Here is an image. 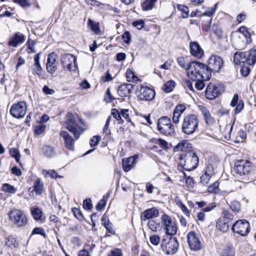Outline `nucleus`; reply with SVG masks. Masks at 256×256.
I'll return each mask as SVG.
<instances>
[{
    "mask_svg": "<svg viewBox=\"0 0 256 256\" xmlns=\"http://www.w3.org/2000/svg\"><path fill=\"white\" fill-rule=\"evenodd\" d=\"M136 94L139 99L142 100H151L155 96L154 90L148 86L138 87Z\"/></svg>",
    "mask_w": 256,
    "mask_h": 256,
    "instance_id": "nucleus-16",
    "label": "nucleus"
},
{
    "mask_svg": "<svg viewBox=\"0 0 256 256\" xmlns=\"http://www.w3.org/2000/svg\"><path fill=\"white\" fill-rule=\"evenodd\" d=\"M219 184L218 182H214L208 188V191L210 193H216L218 189Z\"/></svg>",
    "mask_w": 256,
    "mask_h": 256,
    "instance_id": "nucleus-56",
    "label": "nucleus"
},
{
    "mask_svg": "<svg viewBox=\"0 0 256 256\" xmlns=\"http://www.w3.org/2000/svg\"><path fill=\"white\" fill-rule=\"evenodd\" d=\"M230 105L232 107H235L234 110V114H238L244 109V104L243 100H239L238 94H235L231 100Z\"/></svg>",
    "mask_w": 256,
    "mask_h": 256,
    "instance_id": "nucleus-17",
    "label": "nucleus"
},
{
    "mask_svg": "<svg viewBox=\"0 0 256 256\" xmlns=\"http://www.w3.org/2000/svg\"><path fill=\"white\" fill-rule=\"evenodd\" d=\"M42 174L45 177H46L48 176L53 178H57L59 177L57 173L54 170H42Z\"/></svg>",
    "mask_w": 256,
    "mask_h": 256,
    "instance_id": "nucleus-46",
    "label": "nucleus"
},
{
    "mask_svg": "<svg viewBox=\"0 0 256 256\" xmlns=\"http://www.w3.org/2000/svg\"><path fill=\"white\" fill-rule=\"evenodd\" d=\"M250 64L246 63V64H242V65L239 66L240 68V71L241 74L243 76L246 77L249 74L250 72Z\"/></svg>",
    "mask_w": 256,
    "mask_h": 256,
    "instance_id": "nucleus-38",
    "label": "nucleus"
},
{
    "mask_svg": "<svg viewBox=\"0 0 256 256\" xmlns=\"http://www.w3.org/2000/svg\"><path fill=\"white\" fill-rule=\"evenodd\" d=\"M30 211L34 220H38L41 218L42 212L40 208H32Z\"/></svg>",
    "mask_w": 256,
    "mask_h": 256,
    "instance_id": "nucleus-34",
    "label": "nucleus"
},
{
    "mask_svg": "<svg viewBox=\"0 0 256 256\" xmlns=\"http://www.w3.org/2000/svg\"><path fill=\"white\" fill-rule=\"evenodd\" d=\"M182 114H180L179 112H176V110H174L172 116V122L174 124H178L179 122L180 118Z\"/></svg>",
    "mask_w": 256,
    "mask_h": 256,
    "instance_id": "nucleus-63",
    "label": "nucleus"
},
{
    "mask_svg": "<svg viewBox=\"0 0 256 256\" xmlns=\"http://www.w3.org/2000/svg\"><path fill=\"white\" fill-rule=\"evenodd\" d=\"M229 222H226L225 220L220 218L216 223V228L217 229L223 232H226L229 229Z\"/></svg>",
    "mask_w": 256,
    "mask_h": 256,
    "instance_id": "nucleus-28",
    "label": "nucleus"
},
{
    "mask_svg": "<svg viewBox=\"0 0 256 256\" xmlns=\"http://www.w3.org/2000/svg\"><path fill=\"white\" fill-rule=\"evenodd\" d=\"M212 31L218 38H220L222 37V31L216 24L213 25Z\"/></svg>",
    "mask_w": 256,
    "mask_h": 256,
    "instance_id": "nucleus-61",
    "label": "nucleus"
},
{
    "mask_svg": "<svg viewBox=\"0 0 256 256\" xmlns=\"http://www.w3.org/2000/svg\"><path fill=\"white\" fill-rule=\"evenodd\" d=\"M190 54L194 56L200 58L204 54V52L198 42H192L190 44Z\"/></svg>",
    "mask_w": 256,
    "mask_h": 256,
    "instance_id": "nucleus-20",
    "label": "nucleus"
},
{
    "mask_svg": "<svg viewBox=\"0 0 256 256\" xmlns=\"http://www.w3.org/2000/svg\"><path fill=\"white\" fill-rule=\"evenodd\" d=\"M222 217L220 218L222 219L225 220L226 222H230L234 218V216L228 210H222Z\"/></svg>",
    "mask_w": 256,
    "mask_h": 256,
    "instance_id": "nucleus-44",
    "label": "nucleus"
},
{
    "mask_svg": "<svg viewBox=\"0 0 256 256\" xmlns=\"http://www.w3.org/2000/svg\"><path fill=\"white\" fill-rule=\"evenodd\" d=\"M130 111L128 109H122L120 110L121 116L124 118L128 122H131V119L130 116Z\"/></svg>",
    "mask_w": 256,
    "mask_h": 256,
    "instance_id": "nucleus-50",
    "label": "nucleus"
},
{
    "mask_svg": "<svg viewBox=\"0 0 256 256\" xmlns=\"http://www.w3.org/2000/svg\"><path fill=\"white\" fill-rule=\"evenodd\" d=\"M6 244L11 248H16L18 246V242L12 236H8L6 238Z\"/></svg>",
    "mask_w": 256,
    "mask_h": 256,
    "instance_id": "nucleus-32",
    "label": "nucleus"
},
{
    "mask_svg": "<svg viewBox=\"0 0 256 256\" xmlns=\"http://www.w3.org/2000/svg\"><path fill=\"white\" fill-rule=\"evenodd\" d=\"M157 0H146L142 4V8L144 10H152L154 3Z\"/></svg>",
    "mask_w": 256,
    "mask_h": 256,
    "instance_id": "nucleus-35",
    "label": "nucleus"
},
{
    "mask_svg": "<svg viewBox=\"0 0 256 256\" xmlns=\"http://www.w3.org/2000/svg\"><path fill=\"white\" fill-rule=\"evenodd\" d=\"M180 164L183 168L187 171H192L197 168L199 160L196 154L192 150L186 154H182L179 158Z\"/></svg>",
    "mask_w": 256,
    "mask_h": 256,
    "instance_id": "nucleus-3",
    "label": "nucleus"
},
{
    "mask_svg": "<svg viewBox=\"0 0 256 256\" xmlns=\"http://www.w3.org/2000/svg\"><path fill=\"white\" fill-rule=\"evenodd\" d=\"M232 230L234 234L242 236H245L250 232V223L246 220H238L232 224Z\"/></svg>",
    "mask_w": 256,
    "mask_h": 256,
    "instance_id": "nucleus-9",
    "label": "nucleus"
},
{
    "mask_svg": "<svg viewBox=\"0 0 256 256\" xmlns=\"http://www.w3.org/2000/svg\"><path fill=\"white\" fill-rule=\"evenodd\" d=\"M102 222L104 226L106 228L108 232L111 234H114V232L112 228L110 225L109 220H106L104 217L102 218Z\"/></svg>",
    "mask_w": 256,
    "mask_h": 256,
    "instance_id": "nucleus-52",
    "label": "nucleus"
},
{
    "mask_svg": "<svg viewBox=\"0 0 256 256\" xmlns=\"http://www.w3.org/2000/svg\"><path fill=\"white\" fill-rule=\"evenodd\" d=\"M221 256H234V250L232 246L224 248L222 252Z\"/></svg>",
    "mask_w": 256,
    "mask_h": 256,
    "instance_id": "nucleus-45",
    "label": "nucleus"
},
{
    "mask_svg": "<svg viewBox=\"0 0 256 256\" xmlns=\"http://www.w3.org/2000/svg\"><path fill=\"white\" fill-rule=\"evenodd\" d=\"M162 227L168 235H174L177 232V226L175 222L166 214H162L160 217Z\"/></svg>",
    "mask_w": 256,
    "mask_h": 256,
    "instance_id": "nucleus-8",
    "label": "nucleus"
},
{
    "mask_svg": "<svg viewBox=\"0 0 256 256\" xmlns=\"http://www.w3.org/2000/svg\"><path fill=\"white\" fill-rule=\"evenodd\" d=\"M198 120L194 114H188L184 116L182 123V131L186 134H194L198 128Z\"/></svg>",
    "mask_w": 256,
    "mask_h": 256,
    "instance_id": "nucleus-4",
    "label": "nucleus"
},
{
    "mask_svg": "<svg viewBox=\"0 0 256 256\" xmlns=\"http://www.w3.org/2000/svg\"><path fill=\"white\" fill-rule=\"evenodd\" d=\"M175 86V82L173 80H170L167 82L162 86V89L166 92H172Z\"/></svg>",
    "mask_w": 256,
    "mask_h": 256,
    "instance_id": "nucleus-37",
    "label": "nucleus"
},
{
    "mask_svg": "<svg viewBox=\"0 0 256 256\" xmlns=\"http://www.w3.org/2000/svg\"><path fill=\"white\" fill-rule=\"evenodd\" d=\"M247 54L248 64L251 66L254 65L256 62V50H250Z\"/></svg>",
    "mask_w": 256,
    "mask_h": 256,
    "instance_id": "nucleus-30",
    "label": "nucleus"
},
{
    "mask_svg": "<svg viewBox=\"0 0 256 256\" xmlns=\"http://www.w3.org/2000/svg\"><path fill=\"white\" fill-rule=\"evenodd\" d=\"M34 189L37 194H40L42 193L44 190V185L40 178H38L35 181L34 184Z\"/></svg>",
    "mask_w": 256,
    "mask_h": 256,
    "instance_id": "nucleus-33",
    "label": "nucleus"
},
{
    "mask_svg": "<svg viewBox=\"0 0 256 256\" xmlns=\"http://www.w3.org/2000/svg\"><path fill=\"white\" fill-rule=\"evenodd\" d=\"M64 126L74 134L76 140L84 132L82 127L76 122L74 116L70 112L68 113L66 116Z\"/></svg>",
    "mask_w": 256,
    "mask_h": 256,
    "instance_id": "nucleus-5",
    "label": "nucleus"
},
{
    "mask_svg": "<svg viewBox=\"0 0 256 256\" xmlns=\"http://www.w3.org/2000/svg\"><path fill=\"white\" fill-rule=\"evenodd\" d=\"M238 37L240 38H245L246 42H248V38H250V34L245 26H241L238 28Z\"/></svg>",
    "mask_w": 256,
    "mask_h": 256,
    "instance_id": "nucleus-31",
    "label": "nucleus"
},
{
    "mask_svg": "<svg viewBox=\"0 0 256 256\" xmlns=\"http://www.w3.org/2000/svg\"><path fill=\"white\" fill-rule=\"evenodd\" d=\"M42 154L48 158H52L56 155V151L54 147L46 145L42 148Z\"/></svg>",
    "mask_w": 256,
    "mask_h": 256,
    "instance_id": "nucleus-29",
    "label": "nucleus"
},
{
    "mask_svg": "<svg viewBox=\"0 0 256 256\" xmlns=\"http://www.w3.org/2000/svg\"><path fill=\"white\" fill-rule=\"evenodd\" d=\"M158 130L162 134L172 136L175 134V129L171 122V120L168 116L160 118L157 122Z\"/></svg>",
    "mask_w": 256,
    "mask_h": 256,
    "instance_id": "nucleus-7",
    "label": "nucleus"
},
{
    "mask_svg": "<svg viewBox=\"0 0 256 256\" xmlns=\"http://www.w3.org/2000/svg\"><path fill=\"white\" fill-rule=\"evenodd\" d=\"M178 246L176 238H164L161 243L162 250L168 254H173L176 253L178 250Z\"/></svg>",
    "mask_w": 256,
    "mask_h": 256,
    "instance_id": "nucleus-11",
    "label": "nucleus"
},
{
    "mask_svg": "<svg viewBox=\"0 0 256 256\" xmlns=\"http://www.w3.org/2000/svg\"><path fill=\"white\" fill-rule=\"evenodd\" d=\"M230 208L235 212H238L240 210V204L237 201H233L230 203Z\"/></svg>",
    "mask_w": 256,
    "mask_h": 256,
    "instance_id": "nucleus-48",
    "label": "nucleus"
},
{
    "mask_svg": "<svg viewBox=\"0 0 256 256\" xmlns=\"http://www.w3.org/2000/svg\"><path fill=\"white\" fill-rule=\"evenodd\" d=\"M202 65V68L198 70L199 78L210 80L212 72H219L223 66L222 59L218 56L212 55L208 60V65L200 62Z\"/></svg>",
    "mask_w": 256,
    "mask_h": 256,
    "instance_id": "nucleus-1",
    "label": "nucleus"
},
{
    "mask_svg": "<svg viewBox=\"0 0 256 256\" xmlns=\"http://www.w3.org/2000/svg\"><path fill=\"white\" fill-rule=\"evenodd\" d=\"M177 8L178 10L182 12V16L184 18H186L188 16V8L184 5L182 4H176Z\"/></svg>",
    "mask_w": 256,
    "mask_h": 256,
    "instance_id": "nucleus-36",
    "label": "nucleus"
},
{
    "mask_svg": "<svg viewBox=\"0 0 256 256\" xmlns=\"http://www.w3.org/2000/svg\"><path fill=\"white\" fill-rule=\"evenodd\" d=\"M26 110V103L24 102H20L12 106L10 109V113L13 117L20 118L25 116Z\"/></svg>",
    "mask_w": 256,
    "mask_h": 256,
    "instance_id": "nucleus-15",
    "label": "nucleus"
},
{
    "mask_svg": "<svg viewBox=\"0 0 256 256\" xmlns=\"http://www.w3.org/2000/svg\"><path fill=\"white\" fill-rule=\"evenodd\" d=\"M111 115L113 118L118 121L119 124H122L123 122V120L122 118V116L120 114V111L119 112L116 108H112L111 112Z\"/></svg>",
    "mask_w": 256,
    "mask_h": 256,
    "instance_id": "nucleus-43",
    "label": "nucleus"
},
{
    "mask_svg": "<svg viewBox=\"0 0 256 256\" xmlns=\"http://www.w3.org/2000/svg\"><path fill=\"white\" fill-rule=\"evenodd\" d=\"M24 40V35L20 32H16L10 38L8 42V45L13 47H16L19 44H22Z\"/></svg>",
    "mask_w": 256,
    "mask_h": 256,
    "instance_id": "nucleus-25",
    "label": "nucleus"
},
{
    "mask_svg": "<svg viewBox=\"0 0 256 256\" xmlns=\"http://www.w3.org/2000/svg\"><path fill=\"white\" fill-rule=\"evenodd\" d=\"M45 130L46 126L42 124H40L36 126L34 128V132L37 135L42 134Z\"/></svg>",
    "mask_w": 256,
    "mask_h": 256,
    "instance_id": "nucleus-47",
    "label": "nucleus"
},
{
    "mask_svg": "<svg viewBox=\"0 0 256 256\" xmlns=\"http://www.w3.org/2000/svg\"><path fill=\"white\" fill-rule=\"evenodd\" d=\"M217 4H216L214 5V8H208L206 12H204L202 13V14H201L200 16H208V17H211L214 14V13L216 12V7L217 6Z\"/></svg>",
    "mask_w": 256,
    "mask_h": 256,
    "instance_id": "nucleus-51",
    "label": "nucleus"
},
{
    "mask_svg": "<svg viewBox=\"0 0 256 256\" xmlns=\"http://www.w3.org/2000/svg\"><path fill=\"white\" fill-rule=\"evenodd\" d=\"M159 212L156 208H152L144 210L141 215V220H146L158 216Z\"/></svg>",
    "mask_w": 256,
    "mask_h": 256,
    "instance_id": "nucleus-23",
    "label": "nucleus"
},
{
    "mask_svg": "<svg viewBox=\"0 0 256 256\" xmlns=\"http://www.w3.org/2000/svg\"><path fill=\"white\" fill-rule=\"evenodd\" d=\"M252 169V166L249 161L244 160H238L234 164V170L240 176H246Z\"/></svg>",
    "mask_w": 256,
    "mask_h": 256,
    "instance_id": "nucleus-10",
    "label": "nucleus"
},
{
    "mask_svg": "<svg viewBox=\"0 0 256 256\" xmlns=\"http://www.w3.org/2000/svg\"><path fill=\"white\" fill-rule=\"evenodd\" d=\"M177 62L182 68L186 70L187 76L190 79L198 78L200 76L198 70H200L202 66L200 62L192 61L186 62L182 56L178 58Z\"/></svg>",
    "mask_w": 256,
    "mask_h": 256,
    "instance_id": "nucleus-2",
    "label": "nucleus"
},
{
    "mask_svg": "<svg viewBox=\"0 0 256 256\" xmlns=\"http://www.w3.org/2000/svg\"><path fill=\"white\" fill-rule=\"evenodd\" d=\"M212 177L203 174L200 178V183L203 185H206L208 182Z\"/></svg>",
    "mask_w": 256,
    "mask_h": 256,
    "instance_id": "nucleus-64",
    "label": "nucleus"
},
{
    "mask_svg": "<svg viewBox=\"0 0 256 256\" xmlns=\"http://www.w3.org/2000/svg\"><path fill=\"white\" fill-rule=\"evenodd\" d=\"M56 59V55L54 53H50L48 55L46 68L48 72L50 74L54 73L57 70Z\"/></svg>",
    "mask_w": 256,
    "mask_h": 256,
    "instance_id": "nucleus-18",
    "label": "nucleus"
},
{
    "mask_svg": "<svg viewBox=\"0 0 256 256\" xmlns=\"http://www.w3.org/2000/svg\"><path fill=\"white\" fill-rule=\"evenodd\" d=\"M155 144L164 149L168 148V142L162 138L156 140Z\"/></svg>",
    "mask_w": 256,
    "mask_h": 256,
    "instance_id": "nucleus-54",
    "label": "nucleus"
},
{
    "mask_svg": "<svg viewBox=\"0 0 256 256\" xmlns=\"http://www.w3.org/2000/svg\"><path fill=\"white\" fill-rule=\"evenodd\" d=\"M204 174L212 177L214 174V170L212 166L210 164L206 165L204 170Z\"/></svg>",
    "mask_w": 256,
    "mask_h": 256,
    "instance_id": "nucleus-49",
    "label": "nucleus"
},
{
    "mask_svg": "<svg viewBox=\"0 0 256 256\" xmlns=\"http://www.w3.org/2000/svg\"><path fill=\"white\" fill-rule=\"evenodd\" d=\"M138 158V155H134L126 159H123L122 160V166L124 170L128 172L134 168Z\"/></svg>",
    "mask_w": 256,
    "mask_h": 256,
    "instance_id": "nucleus-19",
    "label": "nucleus"
},
{
    "mask_svg": "<svg viewBox=\"0 0 256 256\" xmlns=\"http://www.w3.org/2000/svg\"><path fill=\"white\" fill-rule=\"evenodd\" d=\"M192 80L195 82V84H194L195 88L198 90H202L204 88V87L205 84H204V81L208 80H203V78H196L192 79Z\"/></svg>",
    "mask_w": 256,
    "mask_h": 256,
    "instance_id": "nucleus-40",
    "label": "nucleus"
},
{
    "mask_svg": "<svg viewBox=\"0 0 256 256\" xmlns=\"http://www.w3.org/2000/svg\"><path fill=\"white\" fill-rule=\"evenodd\" d=\"M60 62L64 69L69 72L76 70L77 64L76 57L70 54H66L62 56Z\"/></svg>",
    "mask_w": 256,
    "mask_h": 256,
    "instance_id": "nucleus-12",
    "label": "nucleus"
},
{
    "mask_svg": "<svg viewBox=\"0 0 256 256\" xmlns=\"http://www.w3.org/2000/svg\"><path fill=\"white\" fill-rule=\"evenodd\" d=\"M191 144L186 140L182 141L178 143L174 148V152L182 151V154H186L189 150H191Z\"/></svg>",
    "mask_w": 256,
    "mask_h": 256,
    "instance_id": "nucleus-27",
    "label": "nucleus"
},
{
    "mask_svg": "<svg viewBox=\"0 0 256 256\" xmlns=\"http://www.w3.org/2000/svg\"><path fill=\"white\" fill-rule=\"evenodd\" d=\"M150 240L153 245L158 246L160 242V238L158 235L154 234L150 236Z\"/></svg>",
    "mask_w": 256,
    "mask_h": 256,
    "instance_id": "nucleus-55",
    "label": "nucleus"
},
{
    "mask_svg": "<svg viewBox=\"0 0 256 256\" xmlns=\"http://www.w3.org/2000/svg\"><path fill=\"white\" fill-rule=\"evenodd\" d=\"M148 226L154 232L158 228V224L154 220H149L148 222Z\"/></svg>",
    "mask_w": 256,
    "mask_h": 256,
    "instance_id": "nucleus-62",
    "label": "nucleus"
},
{
    "mask_svg": "<svg viewBox=\"0 0 256 256\" xmlns=\"http://www.w3.org/2000/svg\"><path fill=\"white\" fill-rule=\"evenodd\" d=\"M2 190L4 192L10 194H14L16 191V189L14 186L8 184H3Z\"/></svg>",
    "mask_w": 256,
    "mask_h": 256,
    "instance_id": "nucleus-42",
    "label": "nucleus"
},
{
    "mask_svg": "<svg viewBox=\"0 0 256 256\" xmlns=\"http://www.w3.org/2000/svg\"><path fill=\"white\" fill-rule=\"evenodd\" d=\"M212 18H210L208 20H206L203 23L202 26V30L204 32H208L210 30L211 22H212Z\"/></svg>",
    "mask_w": 256,
    "mask_h": 256,
    "instance_id": "nucleus-58",
    "label": "nucleus"
},
{
    "mask_svg": "<svg viewBox=\"0 0 256 256\" xmlns=\"http://www.w3.org/2000/svg\"><path fill=\"white\" fill-rule=\"evenodd\" d=\"M187 241L192 250L198 251L202 248V244L199 235L194 231L189 232L187 234Z\"/></svg>",
    "mask_w": 256,
    "mask_h": 256,
    "instance_id": "nucleus-13",
    "label": "nucleus"
},
{
    "mask_svg": "<svg viewBox=\"0 0 256 256\" xmlns=\"http://www.w3.org/2000/svg\"><path fill=\"white\" fill-rule=\"evenodd\" d=\"M108 256H123V254L120 249L114 248L110 252Z\"/></svg>",
    "mask_w": 256,
    "mask_h": 256,
    "instance_id": "nucleus-57",
    "label": "nucleus"
},
{
    "mask_svg": "<svg viewBox=\"0 0 256 256\" xmlns=\"http://www.w3.org/2000/svg\"><path fill=\"white\" fill-rule=\"evenodd\" d=\"M88 24L91 30L95 34H98L100 32L98 24V23L94 22L90 19H88Z\"/></svg>",
    "mask_w": 256,
    "mask_h": 256,
    "instance_id": "nucleus-41",
    "label": "nucleus"
},
{
    "mask_svg": "<svg viewBox=\"0 0 256 256\" xmlns=\"http://www.w3.org/2000/svg\"><path fill=\"white\" fill-rule=\"evenodd\" d=\"M133 85L130 84H121L117 90L118 94L120 97L129 96L133 90Z\"/></svg>",
    "mask_w": 256,
    "mask_h": 256,
    "instance_id": "nucleus-22",
    "label": "nucleus"
},
{
    "mask_svg": "<svg viewBox=\"0 0 256 256\" xmlns=\"http://www.w3.org/2000/svg\"><path fill=\"white\" fill-rule=\"evenodd\" d=\"M200 110L203 116V117L204 119L206 122L208 124H212L214 120L212 118L209 110L207 109V108L204 106H199Z\"/></svg>",
    "mask_w": 256,
    "mask_h": 256,
    "instance_id": "nucleus-26",
    "label": "nucleus"
},
{
    "mask_svg": "<svg viewBox=\"0 0 256 256\" xmlns=\"http://www.w3.org/2000/svg\"><path fill=\"white\" fill-rule=\"evenodd\" d=\"M126 77L128 82H137L139 80L138 76L134 75L130 69H128L126 72Z\"/></svg>",
    "mask_w": 256,
    "mask_h": 256,
    "instance_id": "nucleus-39",
    "label": "nucleus"
},
{
    "mask_svg": "<svg viewBox=\"0 0 256 256\" xmlns=\"http://www.w3.org/2000/svg\"><path fill=\"white\" fill-rule=\"evenodd\" d=\"M60 136L64 140L66 148L69 150H74V142L70 134L66 131L62 130L60 132Z\"/></svg>",
    "mask_w": 256,
    "mask_h": 256,
    "instance_id": "nucleus-21",
    "label": "nucleus"
},
{
    "mask_svg": "<svg viewBox=\"0 0 256 256\" xmlns=\"http://www.w3.org/2000/svg\"><path fill=\"white\" fill-rule=\"evenodd\" d=\"M34 234H40L44 237H46V233L44 230L41 228H35L32 232V235Z\"/></svg>",
    "mask_w": 256,
    "mask_h": 256,
    "instance_id": "nucleus-59",
    "label": "nucleus"
},
{
    "mask_svg": "<svg viewBox=\"0 0 256 256\" xmlns=\"http://www.w3.org/2000/svg\"><path fill=\"white\" fill-rule=\"evenodd\" d=\"M100 140V137L98 136H95L90 140V144L91 147L97 146Z\"/></svg>",
    "mask_w": 256,
    "mask_h": 256,
    "instance_id": "nucleus-60",
    "label": "nucleus"
},
{
    "mask_svg": "<svg viewBox=\"0 0 256 256\" xmlns=\"http://www.w3.org/2000/svg\"><path fill=\"white\" fill-rule=\"evenodd\" d=\"M246 52H236L234 56V62L238 66L248 63Z\"/></svg>",
    "mask_w": 256,
    "mask_h": 256,
    "instance_id": "nucleus-24",
    "label": "nucleus"
},
{
    "mask_svg": "<svg viewBox=\"0 0 256 256\" xmlns=\"http://www.w3.org/2000/svg\"><path fill=\"white\" fill-rule=\"evenodd\" d=\"M222 85L220 84H210L206 88L205 96L207 99L212 100L218 96L224 91Z\"/></svg>",
    "mask_w": 256,
    "mask_h": 256,
    "instance_id": "nucleus-14",
    "label": "nucleus"
},
{
    "mask_svg": "<svg viewBox=\"0 0 256 256\" xmlns=\"http://www.w3.org/2000/svg\"><path fill=\"white\" fill-rule=\"evenodd\" d=\"M10 154L12 157L15 158L16 162L18 161L20 158V154L18 150L16 148H11L10 150Z\"/></svg>",
    "mask_w": 256,
    "mask_h": 256,
    "instance_id": "nucleus-53",
    "label": "nucleus"
},
{
    "mask_svg": "<svg viewBox=\"0 0 256 256\" xmlns=\"http://www.w3.org/2000/svg\"><path fill=\"white\" fill-rule=\"evenodd\" d=\"M10 220L18 228L24 226L28 219L24 212L18 209H14L8 213Z\"/></svg>",
    "mask_w": 256,
    "mask_h": 256,
    "instance_id": "nucleus-6",
    "label": "nucleus"
}]
</instances>
